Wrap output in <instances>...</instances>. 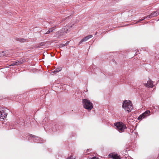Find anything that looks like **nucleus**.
<instances>
[{"label":"nucleus","mask_w":159,"mask_h":159,"mask_svg":"<svg viewBox=\"0 0 159 159\" xmlns=\"http://www.w3.org/2000/svg\"><path fill=\"white\" fill-rule=\"evenodd\" d=\"M122 107L128 112L131 111L133 109V106L130 100H125L123 102Z\"/></svg>","instance_id":"obj_1"},{"label":"nucleus","mask_w":159,"mask_h":159,"mask_svg":"<svg viewBox=\"0 0 159 159\" xmlns=\"http://www.w3.org/2000/svg\"><path fill=\"white\" fill-rule=\"evenodd\" d=\"M82 102L84 107L88 110L90 111L93 108V104L90 100L86 99H83Z\"/></svg>","instance_id":"obj_2"},{"label":"nucleus","mask_w":159,"mask_h":159,"mask_svg":"<svg viewBox=\"0 0 159 159\" xmlns=\"http://www.w3.org/2000/svg\"><path fill=\"white\" fill-rule=\"evenodd\" d=\"M115 125L116 127L120 132H123L124 130L127 128L126 125L122 122L117 123L115 124Z\"/></svg>","instance_id":"obj_3"},{"label":"nucleus","mask_w":159,"mask_h":159,"mask_svg":"<svg viewBox=\"0 0 159 159\" xmlns=\"http://www.w3.org/2000/svg\"><path fill=\"white\" fill-rule=\"evenodd\" d=\"M31 136L34 138V141L35 143H43L44 142L43 141V140L40 138L35 136L34 135H33L32 134H31Z\"/></svg>","instance_id":"obj_4"},{"label":"nucleus","mask_w":159,"mask_h":159,"mask_svg":"<svg viewBox=\"0 0 159 159\" xmlns=\"http://www.w3.org/2000/svg\"><path fill=\"white\" fill-rule=\"evenodd\" d=\"M150 113L149 110H147L144 112L143 113L142 115H140L138 118V120H141L143 119L147 116H148Z\"/></svg>","instance_id":"obj_5"},{"label":"nucleus","mask_w":159,"mask_h":159,"mask_svg":"<svg viewBox=\"0 0 159 159\" xmlns=\"http://www.w3.org/2000/svg\"><path fill=\"white\" fill-rule=\"evenodd\" d=\"M110 158L114 159H120L121 157L120 155H118L117 153L115 154L113 153H111L108 155Z\"/></svg>","instance_id":"obj_6"},{"label":"nucleus","mask_w":159,"mask_h":159,"mask_svg":"<svg viewBox=\"0 0 159 159\" xmlns=\"http://www.w3.org/2000/svg\"><path fill=\"white\" fill-rule=\"evenodd\" d=\"M93 37V35H89L88 36H87L84 37L83 39H82L79 42V44H81L84 42H85L87 41L90 38H91Z\"/></svg>","instance_id":"obj_7"},{"label":"nucleus","mask_w":159,"mask_h":159,"mask_svg":"<svg viewBox=\"0 0 159 159\" xmlns=\"http://www.w3.org/2000/svg\"><path fill=\"white\" fill-rule=\"evenodd\" d=\"M153 83L152 81L150 80H149L148 81L147 84H145L146 86L148 88H152L153 87Z\"/></svg>","instance_id":"obj_8"},{"label":"nucleus","mask_w":159,"mask_h":159,"mask_svg":"<svg viewBox=\"0 0 159 159\" xmlns=\"http://www.w3.org/2000/svg\"><path fill=\"white\" fill-rule=\"evenodd\" d=\"M7 116V114L3 111H0V117L1 119H4L6 118Z\"/></svg>","instance_id":"obj_9"},{"label":"nucleus","mask_w":159,"mask_h":159,"mask_svg":"<svg viewBox=\"0 0 159 159\" xmlns=\"http://www.w3.org/2000/svg\"><path fill=\"white\" fill-rule=\"evenodd\" d=\"M74 24H73V25ZM73 24H68L66 25L64 27V29L66 33H67V31L70 29V28H71L72 27Z\"/></svg>","instance_id":"obj_10"},{"label":"nucleus","mask_w":159,"mask_h":159,"mask_svg":"<svg viewBox=\"0 0 159 159\" xmlns=\"http://www.w3.org/2000/svg\"><path fill=\"white\" fill-rule=\"evenodd\" d=\"M9 53L8 51H3L0 52V57L4 56L7 55Z\"/></svg>","instance_id":"obj_11"},{"label":"nucleus","mask_w":159,"mask_h":159,"mask_svg":"<svg viewBox=\"0 0 159 159\" xmlns=\"http://www.w3.org/2000/svg\"><path fill=\"white\" fill-rule=\"evenodd\" d=\"M24 122V120L22 118H19L17 119L16 122L18 124L22 125L23 124Z\"/></svg>","instance_id":"obj_12"},{"label":"nucleus","mask_w":159,"mask_h":159,"mask_svg":"<svg viewBox=\"0 0 159 159\" xmlns=\"http://www.w3.org/2000/svg\"><path fill=\"white\" fill-rule=\"evenodd\" d=\"M17 41H19L21 43H23L26 41V39L23 38H17L16 39Z\"/></svg>","instance_id":"obj_13"},{"label":"nucleus","mask_w":159,"mask_h":159,"mask_svg":"<svg viewBox=\"0 0 159 159\" xmlns=\"http://www.w3.org/2000/svg\"><path fill=\"white\" fill-rule=\"evenodd\" d=\"M152 17L156 16L159 14V13L157 11H155L151 14Z\"/></svg>","instance_id":"obj_14"},{"label":"nucleus","mask_w":159,"mask_h":159,"mask_svg":"<svg viewBox=\"0 0 159 159\" xmlns=\"http://www.w3.org/2000/svg\"><path fill=\"white\" fill-rule=\"evenodd\" d=\"M19 65L23 63L25 61V60L22 58H20L19 60H17Z\"/></svg>","instance_id":"obj_15"},{"label":"nucleus","mask_w":159,"mask_h":159,"mask_svg":"<svg viewBox=\"0 0 159 159\" xmlns=\"http://www.w3.org/2000/svg\"><path fill=\"white\" fill-rule=\"evenodd\" d=\"M152 17V16L151 14L149 15H148V16H146L145 17H144L143 19L139 20V21H138L137 22H136V23H138V22H139V21H142L143 20H144L146 18H151Z\"/></svg>","instance_id":"obj_16"},{"label":"nucleus","mask_w":159,"mask_h":159,"mask_svg":"<svg viewBox=\"0 0 159 159\" xmlns=\"http://www.w3.org/2000/svg\"><path fill=\"white\" fill-rule=\"evenodd\" d=\"M69 43V41H67L65 43L63 44L62 43L60 44L59 47L60 48H62L63 47L65 46H67L68 44Z\"/></svg>","instance_id":"obj_17"},{"label":"nucleus","mask_w":159,"mask_h":159,"mask_svg":"<svg viewBox=\"0 0 159 159\" xmlns=\"http://www.w3.org/2000/svg\"><path fill=\"white\" fill-rule=\"evenodd\" d=\"M18 62L17 60H16L15 61H13L12 63V64H11L10 66H15V65L18 66V65H19Z\"/></svg>","instance_id":"obj_18"},{"label":"nucleus","mask_w":159,"mask_h":159,"mask_svg":"<svg viewBox=\"0 0 159 159\" xmlns=\"http://www.w3.org/2000/svg\"><path fill=\"white\" fill-rule=\"evenodd\" d=\"M61 70V67L59 68H57L55 70L53 71L52 72L54 73L56 72H57L60 71Z\"/></svg>","instance_id":"obj_19"},{"label":"nucleus","mask_w":159,"mask_h":159,"mask_svg":"<svg viewBox=\"0 0 159 159\" xmlns=\"http://www.w3.org/2000/svg\"><path fill=\"white\" fill-rule=\"evenodd\" d=\"M53 28L54 27H53V28H50L48 30H49V31H50V33L51 32H52L53 30H55V29H52V28Z\"/></svg>","instance_id":"obj_20"},{"label":"nucleus","mask_w":159,"mask_h":159,"mask_svg":"<svg viewBox=\"0 0 159 159\" xmlns=\"http://www.w3.org/2000/svg\"><path fill=\"white\" fill-rule=\"evenodd\" d=\"M67 159H75V158H74L72 156H70V157L68 158Z\"/></svg>","instance_id":"obj_21"},{"label":"nucleus","mask_w":159,"mask_h":159,"mask_svg":"<svg viewBox=\"0 0 159 159\" xmlns=\"http://www.w3.org/2000/svg\"><path fill=\"white\" fill-rule=\"evenodd\" d=\"M90 159H99V158L98 157H93L92 158Z\"/></svg>","instance_id":"obj_22"},{"label":"nucleus","mask_w":159,"mask_h":159,"mask_svg":"<svg viewBox=\"0 0 159 159\" xmlns=\"http://www.w3.org/2000/svg\"><path fill=\"white\" fill-rule=\"evenodd\" d=\"M50 33V31H49V30H48L47 32L45 33V34H49Z\"/></svg>","instance_id":"obj_23"},{"label":"nucleus","mask_w":159,"mask_h":159,"mask_svg":"<svg viewBox=\"0 0 159 159\" xmlns=\"http://www.w3.org/2000/svg\"><path fill=\"white\" fill-rule=\"evenodd\" d=\"M158 110H159V106L158 107Z\"/></svg>","instance_id":"obj_24"},{"label":"nucleus","mask_w":159,"mask_h":159,"mask_svg":"<svg viewBox=\"0 0 159 159\" xmlns=\"http://www.w3.org/2000/svg\"><path fill=\"white\" fill-rule=\"evenodd\" d=\"M65 20H62V21H63Z\"/></svg>","instance_id":"obj_25"}]
</instances>
